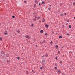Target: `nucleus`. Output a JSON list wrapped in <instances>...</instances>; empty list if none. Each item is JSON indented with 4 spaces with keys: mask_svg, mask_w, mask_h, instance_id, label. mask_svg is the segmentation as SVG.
<instances>
[{
    "mask_svg": "<svg viewBox=\"0 0 75 75\" xmlns=\"http://www.w3.org/2000/svg\"><path fill=\"white\" fill-rule=\"evenodd\" d=\"M4 34L5 35H7V31L6 30L4 32Z\"/></svg>",
    "mask_w": 75,
    "mask_h": 75,
    "instance_id": "1",
    "label": "nucleus"
},
{
    "mask_svg": "<svg viewBox=\"0 0 75 75\" xmlns=\"http://www.w3.org/2000/svg\"><path fill=\"white\" fill-rule=\"evenodd\" d=\"M42 62H43V64H45V60H42Z\"/></svg>",
    "mask_w": 75,
    "mask_h": 75,
    "instance_id": "2",
    "label": "nucleus"
},
{
    "mask_svg": "<svg viewBox=\"0 0 75 75\" xmlns=\"http://www.w3.org/2000/svg\"><path fill=\"white\" fill-rule=\"evenodd\" d=\"M6 57H9V54L8 53L7 54H6Z\"/></svg>",
    "mask_w": 75,
    "mask_h": 75,
    "instance_id": "3",
    "label": "nucleus"
},
{
    "mask_svg": "<svg viewBox=\"0 0 75 75\" xmlns=\"http://www.w3.org/2000/svg\"><path fill=\"white\" fill-rule=\"evenodd\" d=\"M35 3H36V4H38V1L37 0H36Z\"/></svg>",
    "mask_w": 75,
    "mask_h": 75,
    "instance_id": "4",
    "label": "nucleus"
},
{
    "mask_svg": "<svg viewBox=\"0 0 75 75\" xmlns=\"http://www.w3.org/2000/svg\"><path fill=\"white\" fill-rule=\"evenodd\" d=\"M45 26L46 28H48L49 27V25L48 24L46 25Z\"/></svg>",
    "mask_w": 75,
    "mask_h": 75,
    "instance_id": "5",
    "label": "nucleus"
},
{
    "mask_svg": "<svg viewBox=\"0 0 75 75\" xmlns=\"http://www.w3.org/2000/svg\"><path fill=\"white\" fill-rule=\"evenodd\" d=\"M61 71L60 70H59L58 71V74H61Z\"/></svg>",
    "mask_w": 75,
    "mask_h": 75,
    "instance_id": "6",
    "label": "nucleus"
},
{
    "mask_svg": "<svg viewBox=\"0 0 75 75\" xmlns=\"http://www.w3.org/2000/svg\"><path fill=\"white\" fill-rule=\"evenodd\" d=\"M41 33H44V30H42L40 31Z\"/></svg>",
    "mask_w": 75,
    "mask_h": 75,
    "instance_id": "7",
    "label": "nucleus"
},
{
    "mask_svg": "<svg viewBox=\"0 0 75 75\" xmlns=\"http://www.w3.org/2000/svg\"><path fill=\"white\" fill-rule=\"evenodd\" d=\"M45 3V2L44 1H43L42 2V4H44Z\"/></svg>",
    "mask_w": 75,
    "mask_h": 75,
    "instance_id": "8",
    "label": "nucleus"
},
{
    "mask_svg": "<svg viewBox=\"0 0 75 75\" xmlns=\"http://www.w3.org/2000/svg\"><path fill=\"white\" fill-rule=\"evenodd\" d=\"M55 48H58V45H56L55 46Z\"/></svg>",
    "mask_w": 75,
    "mask_h": 75,
    "instance_id": "9",
    "label": "nucleus"
},
{
    "mask_svg": "<svg viewBox=\"0 0 75 75\" xmlns=\"http://www.w3.org/2000/svg\"><path fill=\"white\" fill-rule=\"evenodd\" d=\"M36 6H37L36 5V4H34V8H35V7H36Z\"/></svg>",
    "mask_w": 75,
    "mask_h": 75,
    "instance_id": "10",
    "label": "nucleus"
},
{
    "mask_svg": "<svg viewBox=\"0 0 75 75\" xmlns=\"http://www.w3.org/2000/svg\"><path fill=\"white\" fill-rule=\"evenodd\" d=\"M25 37H26V38H28V39H29V37H29V36H28V35H27V36H26Z\"/></svg>",
    "mask_w": 75,
    "mask_h": 75,
    "instance_id": "11",
    "label": "nucleus"
},
{
    "mask_svg": "<svg viewBox=\"0 0 75 75\" xmlns=\"http://www.w3.org/2000/svg\"><path fill=\"white\" fill-rule=\"evenodd\" d=\"M26 73L27 75H28V71H26Z\"/></svg>",
    "mask_w": 75,
    "mask_h": 75,
    "instance_id": "12",
    "label": "nucleus"
},
{
    "mask_svg": "<svg viewBox=\"0 0 75 75\" xmlns=\"http://www.w3.org/2000/svg\"><path fill=\"white\" fill-rule=\"evenodd\" d=\"M53 43V42L52 41H51L50 43V44H51V45H52V44Z\"/></svg>",
    "mask_w": 75,
    "mask_h": 75,
    "instance_id": "13",
    "label": "nucleus"
},
{
    "mask_svg": "<svg viewBox=\"0 0 75 75\" xmlns=\"http://www.w3.org/2000/svg\"><path fill=\"white\" fill-rule=\"evenodd\" d=\"M12 17L13 18H15V16L13 15L12 16Z\"/></svg>",
    "mask_w": 75,
    "mask_h": 75,
    "instance_id": "14",
    "label": "nucleus"
},
{
    "mask_svg": "<svg viewBox=\"0 0 75 75\" xmlns=\"http://www.w3.org/2000/svg\"><path fill=\"white\" fill-rule=\"evenodd\" d=\"M71 25H69V28H71Z\"/></svg>",
    "mask_w": 75,
    "mask_h": 75,
    "instance_id": "15",
    "label": "nucleus"
},
{
    "mask_svg": "<svg viewBox=\"0 0 75 75\" xmlns=\"http://www.w3.org/2000/svg\"><path fill=\"white\" fill-rule=\"evenodd\" d=\"M42 22H44V21H45V20L44 19H43V20L42 21Z\"/></svg>",
    "mask_w": 75,
    "mask_h": 75,
    "instance_id": "16",
    "label": "nucleus"
},
{
    "mask_svg": "<svg viewBox=\"0 0 75 75\" xmlns=\"http://www.w3.org/2000/svg\"><path fill=\"white\" fill-rule=\"evenodd\" d=\"M37 20L36 19V18H34L33 19V21H35Z\"/></svg>",
    "mask_w": 75,
    "mask_h": 75,
    "instance_id": "17",
    "label": "nucleus"
},
{
    "mask_svg": "<svg viewBox=\"0 0 75 75\" xmlns=\"http://www.w3.org/2000/svg\"><path fill=\"white\" fill-rule=\"evenodd\" d=\"M69 53H70V54H72L73 53L72 51H70L69 52Z\"/></svg>",
    "mask_w": 75,
    "mask_h": 75,
    "instance_id": "18",
    "label": "nucleus"
},
{
    "mask_svg": "<svg viewBox=\"0 0 75 75\" xmlns=\"http://www.w3.org/2000/svg\"><path fill=\"white\" fill-rule=\"evenodd\" d=\"M17 59L18 60H20V57H17Z\"/></svg>",
    "mask_w": 75,
    "mask_h": 75,
    "instance_id": "19",
    "label": "nucleus"
},
{
    "mask_svg": "<svg viewBox=\"0 0 75 75\" xmlns=\"http://www.w3.org/2000/svg\"><path fill=\"white\" fill-rule=\"evenodd\" d=\"M2 38L1 37V38H0V40L1 41H2Z\"/></svg>",
    "mask_w": 75,
    "mask_h": 75,
    "instance_id": "20",
    "label": "nucleus"
},
{
    "mask_svg": "<svg viewBox=\"0 0 75 75\" xmlns=\"http://www.w3.org/2000/svg\"><path fill=\"white\" fill-rule=\"evenodd\" d=\"M73 4L74 6H75V2H74L73 3Z\"/></svg>",
    "mask_w": 75,
    "mask_h": 75,
    "instance_id": "21",
    "label": "nucleus"
},
{
    "mask_svg": "<svg viewBox=\"0 0 75 75\" xmlns=\"http://www.w3.org/2000/svg\"><path fill=\"white\" fill-rule=\"evenodd\" d=\"M48 9L49 10H51V8L50 7V8H48Z\"/></svg>",
    "mask_w": 75,
    "mask_h": 75,
    "instance_id": "22",
    "label": "nucleus"
},
{
    "mask_svg": "<svg viewBox=\"0 0 75 75\" xmlns=\"http://www.w3.org/2000/svg\"><path fill=\"white\" fill-rule=\"evenodd\" d=\"M58 54H60V51H58Z\"/></svg>",
    "mask_w": 75,
    "mask_h": 75,
    "instance_id": "23",
    "label": "nucleus"
},
{
    "mask_svg": "<svg viewBox=\"0 0 75 75\" xmlns=\"http://www.w3.org/2000/svg\"><path fill=\"white\" fill-rule=\"evenodd\" d=\"M40 17H38V20H39V19H40Z\"/></svg>",
    "mask_w": 75,
    "mask_h": 75,
    "instance_id": "24",
    "label": "nucleus"
},
{
    "mask_svg": "<svg viewBox=\"0 0 75 75\" xmlns=\"http://www.w3.org/2000/svg\"><path fill=\"white\" fill-rule=\"evenodd\" d=\"M45 35H46L47 36L48 35V34H47V33H46L45 34Z\"/></svg>",
    "mask_w": 75,
    "mask_h": 75,
    "instance_id": "25",
    "label": "nucleus"
},
{
    "mask_svg": "<svg viewBox=\"0 0 75 75\" xmlns=\"http://www.w3.org/2000/svg\"><path fill=\"white\" fill-rule=\"evenodd\" d=\"M67 22H69V19H67Z\"/></svg>",
    "mask_w": 75,
    "mask_h": 75,
    "instance_id": "26",
    "label": "nucleus"
},
{
    "mask_svg": "<svg viewBox=\"0 0 75 75\" xmlns=\"http://www.w3.org/2000/svg\"><path fill=\"white\" fill-rule=\"evenodd\" d=\"M48 55H47V54H46V55H45V56L46 57H48Z\"/></svg>",
    "mask_w": 75,
    "mask_h": 75,
    "instance_id": "27",
    "label": "nucleus"
},
{
    "mask_svg": "<svg viewBox=\"0 0 75 75\" xmlns=\"http://www.w3.org/2000/svg\"><path fill=\"white\" fill-rule=\"evenodd\" d=\"M2 52H4L3 51H1V54H2Z\"/></svg>",
    "mask_w": 75,
    "mask_h": 75,
    "instance_id": "28",
    "label": "nucleus"
},
{
    "mask_svg": "<svg viewBox=\"0 0 75 75\" xmlns=\"http://www.w3.org/2000/svg\"><path fill=\"white\" fill-rule=\"evenodd\" d=\"M55 65L56 66H57L58 65V64H57V63H56V64H55Z\"/></svg>",
    "mask_w": 75,
    "mask_h": 75,
    "instance_id": "29",
    "label": "nucleus"
},
{
    "mask_svg": "<svg viewBox=\"0 0 75 75\" xmlns=\"http://www.w3.org/2000/svg\"><path fill=\"white\" fill-rule=\"evenodd\" d=\"M59 38H62V36H59Z\"/></svg>",
    "mask_w": 75,
    "mask_h": 75,
    "instance_id": "30",
    "label": "nucleus"
},
{
    "mask_svg": "<svg viewBox=\"0 0 75 75\" xmlns=\"http://www.w3.org/2000/svg\"><path fill=\"white\" fill-rule=\"evenodd\" d=\"M55 59H56V60H58V58H57V57H56L55 58Z\"/></svg>",
    "mask_w": 75,
    "mask_h": 75,
    "instance_id": "31",
    "label": "nucleus"
},
{
    "mask_svg": "<svg viewBox=\"0 0 75 75\" xmlns=\"http://www.w3.org/2000/svg\"><path fill=\"white\" fill-rule=\"evenodd\" d=\"M24 2L25 3H27V1H25Z\"/></svg>",
    "mask_w": 75,
    "mask_h": 75,
    "instance_id": "32",
    "label": "nucleus"
},
{
    "mask_svg": "<svg viewBox=\"0 0 75 75\" xmlns=\"http://www.w3.org/2000/svg\"><path fill=\"white\" fill-rule=\"evenodd\" d=\"M62 61H61L59 63H60V64H61L62 63Z\"/></svg>",
    "mask_w": 75,
    "mask_h": 75,
    "instance_id": "33",
    "label": "nucleus"
},
{
    "mask_svg": "<svg viewBox=\"0 0 75 75\" xmlns=\"http://www.w3.org/2000/svg\"><path fill=\"white\" fill-rule=\"evenodd\" d=\"M63 16V14H62L60 15V16Z\"/></svg>",
    "mask_w": 75,
    "mask_h": 75,
    "instance_id": "34",
    "label": "nucleus"
},
{
    "mask_svg": "<svg viewBox=\"0 0 75 75\" xmlns=\"http://www.w3.org/2000/svg\"><path fill=\"white\" fill-rule=\"evenodd\" d=\"M43 41V43H44V42H45V40H44Z\"/></svg>",
    "mask_w": 75,
    "mask_h": 75,
    "instance_id": "35",
    "label": "nucleus"
},
{
    "mask_svg": "<svg viewBox=\"0 0 75 75\" xmlns=\"http://www.w3.org/2000/svg\"><path fill=\"white\" fill-rule=\"evenodd\" d=\"M17 33H20V31H19V30H18V31H17Z\"/></svg>",
    "mask_w": 75,
    "mask_h": 75,
    "instance_id": "36",
    "label": "nucleus"
},
{
    "mask_svg": "<svg viewBox=\"0 0 75 75\" xmlns=\"http://www.w3.org/2000/svg\"><path fill=\"white\" fill-rule=\"evenodd\" d=\"M39 6H41V4H40V3H39Z\"/></svg>",
    "mask_w": 75,
    "mask_h": 75,
    "instance_id": "37",
    "label": "nucleus"
},
{
    "mask_svg": "<svg viewBox=\"0 0 75 75\" xmlns=\"http://www.w3.org/2000/svg\"><path fill=\"white\" fill-rule=\"evenodd\" d=\"M40 69H41V70L42 69V67H41Z\"/></svg>",
    "mask_w": 75,
    "mask_h": 75,
    "instance_id": "38",
    "label": "nucleus"
},
{
    "mask_svg": "<svg viewBox=\"0 0 75 75\" xmlns=\"http://www.w3.org/2000/svg\"><path fill=\"white\" fill-rule=\"evenodd\" d=\"M55 69H57V67H55Z\"/></svg>",
    "mask_w": 75,
    "mask_h": 75,
    "instance_id": "39",
    "label": "nucleus"
},
{
    "mask_svg": "<svg viewBox=\"0 0 75 75\" xmlns=\"http://www.w3.org/2000/svg\"><path fill=\"white\" fill-rule=\"evenodd\" d=\"M67 35H69V33H67L66 34Z\"/></svg>",
    "mask_w": 75,
    "mask_h": 75,
    "instance_id": "40",
    "label": "nucleus"
},
{
    "mask_svg": "<svg viewBox=\"0 0 75 75\" xmlns=\"http://www.w3.org/2000/svg\"><path fill=\"white\" fill-rule=\"evenodd\" d=\"M52 34H54V32L53 31L52 32Z\"/></svg>",
    "mask_w": 75,
    "mask_h": 75,
    "instance_id": "41",
    "label": "nucleus"
},
{
    "mask_svg": "<svg viewBox=\"0 0 75 75\" xmlns=\"http://www.w3.org/2000/svg\"><path fill=\"white\" fill-rule=\"evenodd\" d=\"M65 15H67V13H64Z\"/></svg>",
    "mask_w": 75,
    "mask_h": 75,
    "instance_id": "42",
    "label": "nucleus"
},
{
    "mask_svg": "<svg viewBox=\"0 0 75 75\" xmlns=\"http://www.w3.org/2000/svg\"><path fill=\"white\" fill-rule=\"evenodd\" d=\"M62 27H64V25H62Z\"/></svg>",
    "mask_w": 75,
    "mask_h": 75,
    "instance_id": "43",
    "label": "nucleus"
},
{
    "mask_svg": "<svg viewBox=\"0 0 75 75\" xmlns=\"http://www.w3.org/2000/svg\"><path fill=\"white\" fill-rule=\"evenodd\" d=\"M7 62L9 63V61H8H8H7Z\"/></svg>",
    "mask_w": 75,
    "mask_h": 75,
    "instance_id": "44",
    "label": "nucleus"
},
{
    "mask_svg": "<svg viewBox=\"0 0 75 75\" xmlns=\"http://www.w3.org/2000/svg\"><path fill=\"white\" fill-rule=\"evenodd\" d=\"M73 18L75 19V17H74Z\"/></svg>",
    "mask_w": 75,
    "mask_h": 75,
    "instance_id": "45",
    "label": "nucleus"
},
{
    "mask_svg": "<svg viewBox=\"0 0 75 75\" xmlns=\"http://www.w3.org/2000/svg\"><path fill=\"white\" fill-rule=\"evenodd\" d=\"M36 47H37V45H36Z\"/></svg>",
    "mask_w": 75,
    "mask_h": 75,
    "instance_id": "46",
    "label": "nucleus"
},
{
    "mask_svg": "<svg viewBox=\"0 0 75 75\" xmlns=\"http://www.w3.org/2000/svg\"><path fill=\"white\" fill-rule=\"evenodd\" d=\"M3 54L4 55H5V53H4V52H3Z\"/></svg>",
    "mask_w": 75,
    "mask_h": 75,
    "instance_id": "47",
    "label": "nucleus"
},
{
    "mask_svg": "<svg viewBox=\"0 0 75 75\" xmlns=\"http://www.w3.org/2000/svg\"><path fill=\"white\" fill-rule=\"evenodd\" d=\"M44 57V55H43L42 56V57Z\"/></svg>",
    "mask_w": 75,
    "mask_h": 75,
    "instance_id": "48",
    "label": "nucleus"
},
{
    "mask_svg": "<svg viewBox=\"0 0 75 75\" xmlns=\"http://www.w3.org/2000/svg\"><path fill=\"white\" fill-rule=\"evenodd\" d=\"M60 4V6H62V4Z\"/></svg>",
    "mask_w": 75,
    "mask_h": 75,
    "instance_id": "49",
    "label": "nucleus"
},
{
    "mask_svg": "<svg viewBox=\"0 0 75 75\" xmlns=\"http://www.w3.org/2000/svg\"><path fill=\"white\" fill-rule=\"evenodd\" d=\"M51 6H52L51 5L49 6V7H51Z\"/></svg>",
    "mask_w": 75,
    "mask_h": 75,
    "instance_id": "50",
    "label": "nucleus"
},
{
    "mask_svg": "<svg viewBox=\"0 0 75 75\" xmlns=\"http://www.w3.org/2000/svg\"><path fill=\"white\" fill-rule=\"evenodd\" d=\"M43 43H44V42H42V44H43Z\"/></svg>",
    "mask_w": 75,
    "mask_h": 75,
    "instance_id": "51",
    "label": "nucleus"
},
{
    "mask_svg": "<svg viewBox=\"0 0 75 75\" xmlns=\"http://www.w3.org/2000/svg\"><path fill=\"white\" fill-rule=\"evenodd\" d=\"M56 57H57V58H58V56H57Z\"/></svg>",
    "mask_w": 75,
    "mask_h": 75,
    "instance_id": "52",
    "label": "nucleus"
},
{
    "mask_svg": "<svg viewBox=\"0 0 75 75\" xmlns=\"http://www.w3.org/2000/svg\"><path fill=\"white\" fill-rule=\"evenodd\" d=\"M33 24H32L31 26H33Z\"/></svg>",
    "mask_w": 75,
    "mask_h": 75,
    "instance_id": "53",
    "label": "nucleus"
},
{
    "mask_svg": "<svg viewBox=\"0 0 75 75\" xmlns=\"http://www.w3.org/2000/svg\"><path fill=\"white\" fill-rule=\"evenodd\" d=\"M33 70H32V72H33Z\"/></svg>",
    "mask_w": 75,
    "mask_h": 75,
    "instance_id": "54",
    "label": "nucleus"
},
{
    "mask_svg": "<svg viewBox=\"0 0 75 75\" xmlns=\"http://www.w3.org/2000/svg\"><path fill=\"white\" fill-rule=\"evenodd\" d=\"M35 18H37V16H35Z\"/></svg>",
    "mask_w": 75,
    "mask_h": 75,
    "instance_id": "55",
    "label": "nucleus"
},
{
    "mask_svg": "<svg viewBox=\"0 0 75 75\" xmlns=\"http://www.w3.org/2000/svg\"><path fill=\"white\" fill-rule=\"evenodd\" d=\"M66 24V25H67V24H68V23H67Z\"/></svg>",
    "mask_w": 75,
    "mask_h": 75,
    "instance_id": "56",
    "label": "nucleus"
},
{
    "mask_svg": "<svg viewBox=\"0 0 75 75\" xmlns=\"http://www.w3.org/2000/svg\"><path fill=\"white\" fill-rule=\"evenodd\" d=\"M26 59H27V57L26 58Z\"/></svg>",
    "mask_w": 75,
    "mask_h": 75,
    "instance_id": "57",
    "label": "nucleus"
},
{
    "mask_svg": "<svg viewBox=\"0 0 75 75\" xmlns=\"http://www.w3.org/2000/svg\"><path fill=\"white\" fill-rule=\"evenodd\" d=\"M62 48H64V47H62Z\"/></svg>",
    "mask_w": 75,
    "mask_h": 75,
    "instance_id": "58",
    "label": "nucleus"
},
{
    "mask_svg": "<svg viewBox=\"0 0 75 75\" xmlns=\"http://www.w3.org/2000/svg\"><path fill=\"white\" fill-rule=\"evenodd\" d=\"M41 42H40V43H41Z\"/></svg>",
    "mask_w": 75,
    "mask_h": 75,
    "instance_id": "59",
    "label": "nucleus"
}]
</instances>
